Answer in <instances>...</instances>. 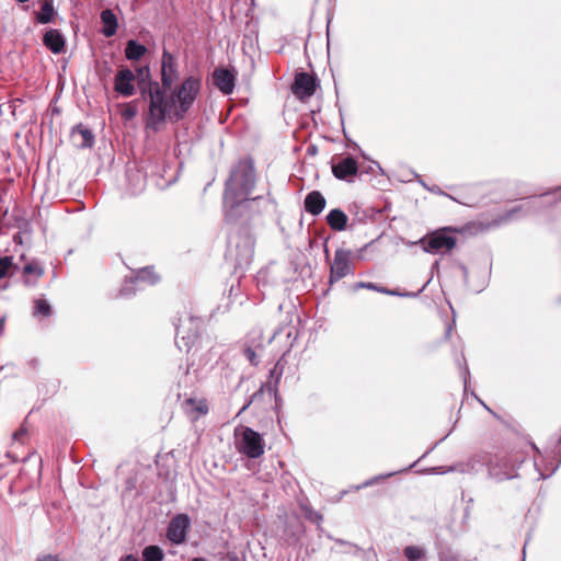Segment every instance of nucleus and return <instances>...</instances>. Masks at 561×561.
<instances>
[{"mask_svg": "<svg viewBox=\"0 0 561 561\" xmlns=\"http://www.w3.org/2000/svg\"><path fill=\"white\" fill-rule=\"evenodd\" d=\"M416 462L417 461L413 462L411 466H409L408 468L403 469V471H408L409 469L414 467ZM399 472H402V470H399ZM396 473H398V471L389 472V473H386V474H379V476H376V477L371 478L370 480H373V484H375V483H377V482H379L381 480H385L387 478H390V477L394 476Z\"/></svg>", "mask_w": 561, "mask_h": 561, "instance_id": "nucleus-33", "label": "nucleus"}, {"mask_svg": "<svg viewBox=\"0 0 561 561\" xmlns=\"http://www.w3.org/2000/svg\"><path fill=\"white\" fill-rule=\"evenodd\" d=\"M56 14L57 12L53 5V1L44 0L42 2L41 10L35 14V20L39 24H48L54 21Z\"/></svg>", "mask_w": 561, "mask_h": 561, "instance_id": "nucleus-23", "label": "nucleus"}, {"mask_svg": "<svg viewBox=\"0 0 561 561\" xmlns=\"http://www.w3.org/2000/svg\"><path fill=\"white\" fill-rule=\"evenodd\" d=\"M23 274L25 276L34 275L35 280L33 282L30 278H25L27 285H34L36 280L44 275V267L38 262L33 261L24 265Z\"/></svg>", "mask_w": 561, "mask_h": 561, "instance_id": "nucleus-25", "label": "nucleus"}, {"mask_svg": "<svg viewBox=\"0 0 561 561\" xmlns=\"http://www.w3.org/2000/svg\"><path fill=\"white\" fill-rule=\"evenodd\" d=\"M163 551L160 547L151 545L142 550V561H162Z\"/></svg>", "mask_w": 561, "mask_h": 561, "instance_id": "nucleus-27", "label": "nucleus"}, {"mask_svg": "<svg viewBox=\"0 0 561 561\" xmlns=\"http://www.w3.org/2000/svg\"><path fill=\"white\" fill-rule=\"evenodd\" d=\"M136 76L127 67L122 68L117 71L114 78V90L124 98H129L135 94Z\"/></svg>", "mask_w": 561, "mask_h": 561, "instance_id": "nucleus-12", "label": "nucleus"}, {"mask_svg": "<svg viewBox=\"0 0 561 561\" xmlns=\"http://www.w3.org/2000/svg\"><path fill=\"white\" fill-rule=\"evenodd\" d=\"M138 178H139L138 187L133 193H138L144 190L145 181L139 174H138Z\"/></svg>", "mask_w": 561, "mask_h": 561, "instance_id": "nucleus-40", "label": "nucleus"}, {"mask_svg": "<svg viewBox=\"0 0 561 561\" xmlns=\"http://www.w3.org/2000/svg\"><path fill=\"white\" fill-rule=\"evenodd\" d=\"M71 135L79 148H91L94 145L93 133L82 124L76 125Z\"/></svg>", "mask_w": 561, "mask_h": 561, "instance_id": "nucleus-20", "label": "nucleus"}, {"mask_svg": "<svg viewBox=\"0 0 561 561\" xmlns=\"http://www.w3.org/2000/svg\"><path fill=\"white\" fill-rule=\"evenodd\" d=\"M26 435V428L20 427L18 431L13 433V439L14 440H21Z\"/></svg>", "mask_w": 561, "mask_h": 561, "instance_id": "nucleus-38", "label": "nucleus"}, {"mask_svg": "<svg viewBox=\"0 0 561 561\" xmlns=\"http://www.w3.org/2000/svg\"><path fill=\"white\" fill-rule=\"evenodd\" d=\"M279 368V362L275 365V367L270 371V380H267L265 383L261 386V388L253 393L251 399L243 405L240 412L245 411L249 405L256 400L260 396H262L264 392H268L271 396H274L275 399H277V385L279 382L280 376H282V369Z\"/></svg>", "mask_w": 561, "mask_h": 561, "instance_id": "nucleus-14", "label": "nucleus"}, {"mask_svg": "<svg viewBox=\"0 0 561 561\" xmlns=\"http://www.w3.org/2000/svg\"><path fill=\"white\" fill-rule=\"evenodd\" d=\"M332 173L339 180H347L348 176H355L358 172V164L355 158L347 156L336 163H332Z\"/></svg>", "mask_w": 561, "mask_h": 561, "instance_id": "nucleus-16", "label": "nucleus"}, {"mask_svg": "<svg viewBox=\"0 0 561 561\" xmlns=\"http://www.w3.org/2000/svg\"><path fill=\"white\" fill-rule=\"evenodd\" d=\"M456 362H457V365H458V367L460 369V375H461L462 380H463L465 391H467V383H468V379L470 377V371H469L468 365L466 363V358H465L463 355H461V358L457 357Z\"/></svg>", "mask_w": 561, "mask_h": 561, "instance_id": "nucleus-29", "label": "nucleus"}, {"mask_svg": "<svg viewBox=\"0 0 561 561\" xmlns=\"http://www.w3.org/2000/svg\"><path fill=\"white\" fill-rule=\"evenodd\" d=\"M36 561H60V559L57 556L47 554L42 558H38Z\"/></svg>", "mask_w": 561, "mask_h": 561, "instance_id": "nucleus-39", "label": "nucleus"}, {"mask_svg": "<svg viewBox=\"0 0 561 561\" xmlns=\"http://www.w3.org/2000/svg\"><path fill=\"white\" fill-rule=\"evenodd\" d=\"M557 468H558V465L551 470V472L549 474H545V473L540 472L541 478L542 479L548 478L550 474H552L557 470Z\"/></svg>", "mask_w": 561, "mask_h": 561, "instance_id": "nucleus-45", "label": "nucleus"}, {"mask_svg": "<svg viewBox=\"0 0 561 561\" xmlns=\"http://www.w3.org/2000/svg\"><path fill=\"white\" fill-rule=\"evenodd\" d=\"M255 240L248 228L232 232L228 241L227 257L233 262L236 272L244 273L254 256Z\"/></svg>", "mask_w": 561, "mask_h": 561, "instance_id": "nucleus-3", "label": "nucleus"}, {"mask_svg": "<svg viewBox=\"0 0 561 561\" xmlns=\"http://www.w3.org/2000/svg\"><path fill=\"white\" fill-rule=\"evenodd\" d=\"M311 318H290L289 323L277 329L270 339V342L274 339L285 336L287 339V351H289L298 337L306 335V325L308 320Z\"/></svg>", "mask_w": 561, "mask_h": 561, "instance_id": "nucleus-7", "label": "nucleus"}, {"mask_svg": "<svg viewBox=\"0 0 561 561\" xmlns=\"http://www.w3.org/2000/svg\"><path fill=\"white\" fill-rule=\"evenodd\" d=\"M4 320H5V318H0V329H2V328H3Z\"/></svg>", "mask_w": 561, "mask_h": 561, "instance_id": "nucleus-50", "label": "nucleus"}, {"mask_svg": "<svg viewBox=\"0 0 561 561\" xmlns=\"http://www.w3.org/2000/svg\"><path fill=\"white\" fill-rule=\"evenodd\" d=\"M198 411H199L201 413H206V412H207V408L198 407Z\"/></svg>", "mask_w": 561, "mask_h": 561, "instance_id": "nucleus-49", "label": "nucleus"}, {"mask_svg": "<svg viewBox=\"0 0 561 561\" xmlns=\"http://www.w3.org/2000/svg\"><path fill=\"white\" fill-rule=\"evenodd\" d=\"M336 543L341 545V546H346V547H350V548H353L354 546L348 542V541H345L343 539H334Z\"/></svg>", "mask_w": 561, "mask_h": 561, "instance_id": "nucleus-43", "label": "nucleus"}, {"mask_svg": "<svg viewBox=\"0 0 561 561\" xmlns=\"http://www.w3.org/2000/svg\"><path fill=\"white\" fill-rule=\"evenodd\" d=\"M373 485V480L368 479L366 480L365 482H363L362 484L357 485L356 486V490H360V489H364V488H368Z\"/></svg>", "mask_w": 561, "mask_h": 561, "instance_id": "nucleus-41", "label": "nucleus"}, {"mask_svg": "<svg viewBox=\"0 0 561 561\" xmlns=\"http://www.w3.org/2000/svg\"><path fill=\"white\" fill-rule=\"evenodd\" d=\"M236 435H238L236 446L238 451L242 455L248 458L256 459L264 454V439L256 431L244 426L240 430L239 434L238 431H236Z\"/></svg>", "mask_w": 561, "mask_h": 561, "instance_id": "nucleus-5", "label": "nucleus"}, {"mask_svg": "<svg viewBox=\"0 0 561 561\" xmlns=\"http://www.w3.org/2000/svg\"><path fill=\"white\" fill-rule=\"evenodd\" d=\"M460 270L463 273V275L467 276V274H468L467 267L465 265H460Z\"/></svg>", "mask_w": 561, "mask_h": 561, "instance_id": "nucleus-47", "label": "nucleus"}, {"mask_svg": "<svg viewBox=\"0 0 561 561\" xmlns=\"http://www.w3.org/2000/svg\"><path fill=\"white\" fill-rule=\"evenodd\" d=\"M403 554L408 561H422L426 557V551L424 548L419 546H407L403 549Z\"/></svg>", "mask_w": 561, "mask_h": 561, "instance_id": "nucleus-26", "label": "nucleus"}, {"mask_svg": "<svg viewBox=\"0 0 561 561\" xmlns=\"http://www.w3.org/2000/svg\"><path fill=\"white\" fill-rule=\"evenodd\" d=\"M255 181V169L251 159L241 160L231 169L224 193L228 220H236L253 203L261 199V196L249 198Z\"/></svg>", "mask_w": 561, "mask_h": 561, "instance_id": "nucleus-2", "label": "nucleus"}, {"mask_svg": "<svg viewBox=\"0 0 561 561\" xmlns=\"http://www.w3.org/2000/svg\"><path fill=\"white\" fill-rule=\"evenodd\" d=\"M191 561H207V560L203 557H196V558H193Z\"/></svg>", "mask_w": 561, "mask_h": 561, "instance_id": "nucleus-48", "label": "nucleus"}, {"mask_svg": "<svg viewBox=\"0 0 561 561\" xmlns=\"http://www.w3.org/2000/svg\"><path fill=\"white\" fill-rule=\"evenodd\" d=\"M43 44L53 54H60L65 48L66 41L58 30L50 28L44 34Z\"/></svg>", "mask_w": 561, "mask_h": 561, "instance_id": "nucleus-19", "label": "nucleus"}, {"mask_svg": "<svg viewBox=\"0 0 561 561\" xmlns=\"http://www.w3.org/2000/svg\"><path fill=\"white\" fill-rule=\"evenodd\" d=\"M351 251L345 249H337L334 253V259L330 267V283L333 284L350 273H353L351 265Z\"/></svg>", "mask_w": 561, "mask_h": 561, "instance_id": "nucleus-9", "label": "nucleus"}, {"mask_svg": "<svg viewBox=\"0 0 561 561\" xmlns=\"http://www.w3.org/2000/svg\"><path fill=\"white\" fill-rule=\"evenodd\" d=\"M347 216L340 208H334L327 215V222L331 229L335 231H343L347 226Z\"/></svg>", "mask_w": 561, "mask_h": 561, "instance_id": "nucleus-22", "label": "nucleus"}, {"mask_svg": "<svg viewBox=\"0 0 561 561\" xmlns=\"http://www.w3.org/2000/svg\"><path fill=\"white\" fill-rule=\"evenodd\" d=\"M176 58L165 48L162 51L160 82H151L149 88L148 111L145 114L146 128L158 131L167 121H182L196 101L202 81L198 77L188 76L173 88L179 79Z\"/></svg>", "mask_w": 561, "mask_h": 561, "instance_id": "nucleus-1", "label": "nucleus"}, {"mask_svg": "<svg viewBox=\"0 0 561 561\" xmlns=\"http://www.w3.org/2000/svg\"><path fill=\"white\" fill-rule=\"evenodd\" d=\"M199 318H178L175 344L180 351L188 352L199 336Z\"/></svg>", "mask_w": 561, "mask_h": 561, "instance_id": "nucleus-6", "label": "nucleus"}, {"mask_svg": "<svg viewBox=\"0 0 561 561\" xmlns=\"http://www.w3.org/2000/svg\"><path fill=\"white\" fill-rule=\"evenodd\" d=\"M354 288L355 289H358V288H367V289H373V290H376V291H379L380 293V289L381 287L374 284V283H364V282H359V283H356L354 285Z\"/></svg>", "mask_w": 561, "mask_h": 561, "instance_id": "nucleus-35", "label": "nucleus"}, {"mask_svg": "<svg viewBox=\"0 0 561 561\" xmlns=\"http://www.w3.org/2000/svg\"><path fill=\"white\" fill-rule=\"evenodd\" d=\"M440 561H455V560L451 558H444V559H440Z\"/></svg>", "mask_w": 561, "mask_h": 561, "instance_id": "nucleus-52", "label": "nucleus"}, {"mask_svg": "<svg viewBox=\"0 0 561 561\" xmlns=\"http://www.w3.org/2000/svg\"><path fill=\"white\" fill-rule=\"evenodd\" d=\"M51 307L45 298H38L34 301L33 316H49Z\"/></svg>", "mask_w": 561, "mask_h": 561, "instance_id": "nucleus-28", "label": "nucleus"}, {"mask_svg": "<svg viewBox=\"0 0 561 561\" xmlns=\"http://www.w3.org/2000/svg\"><path fill=\"white\" fill-rule=\"evenodd\" d=\"M100 18L103 23L102 34L105 37L114 36L118 27V22L115 13L111 9H105L101 12Z\"/></svg>", "mask_w": 561, "mask_h": 561, "instance_id": "nucleus-21", "label": "nucleus"}, {"mask_svg": "<svg viewBox=\"0 0 561 561\" xmlns=\"http://www.w3.org/2000/svg\"><path fill=\"white\" fill-rule=\"evenodd\" d=\"M318 87L319 80L316 76L301 71L296 73L291 91L299 100H306L316 93Z\"/></svg>", "mask_w": 561, "mask_h": 561, "instance_id": "nucleus-11", "label": "nucleus"}, {"mask_svg": "<svg viewBox=\"0 0 561 561\" xmlns=\"http://www.w3.org/2000/svg\"><path fill=\"white\" fill-rule=\"evenodd\" d=\"M213 81L215 87L224 94H231L234 89L236 73L227 68H216L213 72Z\"/></svg>", "mask_w": 561, "mask_h": 561, "instance_id": "nucleus-15", "label": "nucleus"}, {"mask_svg": "<svg viewBox=\"0 0 561 561\" xmlns=\"http://www.w3.org/2000/svg\"><path fill=\"white\" fill-rule=\"evenodd\" d=\"M159 277L154 273L153 267H144L139 270L135 276L130 277L128 280H126L124 287L121 289L122 295H130L134 293V288L131 285H138V284H148V285H154L158 283Z\"/></svg>", "mask_w": 561, "mask_h": 561, "instance_id": "nucleus-13", "label": "nucleus"}, {"mask_svg": "<svg viewBox=\"0 0 561 561\" xmlns=\"http://www.w3.org/2000/svg\"><path fill=\"white\" fill-rule=\"evenodd\" d=\"M432 473L442 474L445 472H453L456 471V467H449L448 469L444 470L442 467H434L430 470Z\"/></svg>", "mask_w": 561, "mask_h": 561, "instance_id": "nucleus-37", "label": "nucleus"}, {"mask_svg": "<svg viewBox=\"0 0 561 561\" xmlns=\"http://www.w3.org/2000/svg\"><path fill=\"white\" fill-rule=\"evenodd\" d=\"M417 178V182L425 188L427 190L428 188V185L426 184V182H424L421 176L416 175Z\"/></svg>", "mask_w": 561, "mask_h": 561, "instance_id": "nucleus-44", "label": "nucleus"}, {"mask_svg": "<svg viewBox=\"0 0 561 561\" xmlns=\"http://www.w3.org/2000/svg\"><path fill=\"white\" fill-rule=\"evenodd\" d=\"M481 402V404L484 407V409H486L488 411H491L490 408L484 403L482 402L481 400H479Z\"/></svg>", "mask_w": 561, "mask_h": 561, "instance_id": "nucleus-51", "label": "nucleus"}, {"mask_svg": "<svg viewBox=\"0 0 561 561\" xmlns=\"http://www.w3.org/2000/svg\"><path fill=\"white\" fill-rule=\"evenodd\" d=\"M12 267H14L12 256H0V278L5 277Z\"/></svg>", "mask_w": 561, "mask_h": 561, "instance_id": "nucleus-30", "label": "nucleus"}, {"mask_svg": "<svg viewBox=\"0 0 561 561\" xmlns=\"http://www.w3.org/2000/svg\"><path fill=\"white\" fill-rule=\"evenodd\" d=\"M421 290L417 293H399L397 290H390L385 287H381L380 293L392 295V296H401V297H416Z\"/></svg>", "mask_w": 561, "mask_h": 561, "instance_id": "nucleus-34", "label": "nucleus"}, {"mask_svg": "<svg viewBox=\"0 0 561 561\" xmlns=\"http://www.w3.org/2000/svg\"><path fill=\"white\" fill-rule=\"evenodd\" d=\"M457 243L456 237L451 233V229L448 227L437 229L430 233H426L420 240L412 244H420L426 253L431 254H443L451 251Z\"/></svg>", "mask_w": 561, "mask_h": 561, "instance_id": "nucleus-4", "label": "nucleus"}, {"mask_svg": "<svg viewBox=\"0 0 561 561\" xmlns=\"http://www.w3.org/2000/svg\"><path fill=\"white\" fill-rule=\"evenodd\" d=\"M327 205L325 197L319 191H311L304 201V207L312 216L320 215Z\"/></svg>", "mask_w": 561, "mask_h": 561, "instance_id": "nucleus-17", "label": "nucleus"}, {"mask_svg": "<svg viewBox=\"0 0 561 561\" xmlns=\"http://www.w3.org/2000/svg\"><path fill=\"white\" fill-rule=\"evenodd\" d=\"M546 205L537 198H528L524 203L514 206L501 216L500 221L507 224L514 219L539 214Z\"/></svg>", "mask_w": 561, "mask_h": 561, "instance_id": "nucleus-8", "label": "nucleus"}, {"mask_svg": "<svg viewBox=\"0 0 561 561\" xmlns=\"http://www.w3.org/2000/svg\"><path fill=\"white\" fill-rule=\"evenodd\" d=\"M123 561H138V559H136L133 556H127V557H125V559Z\"/></svg>", "mask_w": 561, "mask_h": 561, "instance_id": "nucleus-46", "label": "nucleus"}, {"mask_svg": "<svg viewBox=\"0 0 561 561\" xmlns=\"http://www.w3.org/2000/svg\"><path fill=\"white\" fill-rule=\"evenodd\" d=\"M455 320H456V318H450V321L446 322V324H445V327H446L445 328V337H449V335H450V333H451V331H453V329L455 327V322H456Z\"/></svg>", "mask_w": 561, "mask_h": 561, "instance_id": "nucleus-36", "label": "nucleus"}, {"mask_svg": "<svg viewBox=\"0 0 561 561\" xmlns=\"http://www.w3.org/2000/svg\"><path fill=\"white\" fill-rule=\"evenodd\" d=\"M191 527V519L186 514L173 516L167 528V538L173 545H181L186 540L187 530Z\"/></svg>", "mask_w": 561, "mask_h": 561, "instance_id": "nucleus-10", "label": "nucleus"}, {"mask_svg": "<svg viewBox=\"0 0 561 561\" xmlns=\"http://www.w3.org/2000/svg\"><path fill=\"white\" fill-rule=\"evenodd\" d=\"M137 75V85L140 92V96L144 101L149 102V88L151 89L150 83L156 82V80L152 79L150 68L149 66H142L136 69Z\"/></svg>", "mask_w": 561, "mask_h": 561, "instance_id": "nucleus-18", "label": "nucleus"}, {"mask_svg": "<svg viewBox=\"0 0 561 561\" xmlns=\"http://www.w3.org/2000/svg\"><path fill=\"white\" fill-rule=\"evenodd\" d=\"M427 191L435 193V194H443V191L437 185L428 186Z\"/></svg>", "mask_w": 561, "mask_h": 561, "instance_id": "nucleus-42", "label": "nucleus"}, {"mask_svg": "<svg viewBox=\"0 0 561 561\" xmlns=\"http://www.w3.org/2000/svg\"><path fill=\"white\" fill-rule=\"evenodd\" d=\"M137 114H138V108H137L136 103H134V102L127 103L125 108L122 112V116L126 121L133 119Z\"/></svg>", "mask_w": 561, "mask_h": 561, "instance_id": "nucleus-31", "label": "nucleus"}, {"mask_svg": "<svg viewBox=\"0 0 561 561\" xmlns=\"http://www.w3.org/2000/svg\"><path fill=\"white\" fill-rule=\"evenodd\" d=\"M560 445H561V437L558 440V446H560Z\"/></svg>", "mask_w": 561, "mask_h": 561, "instance_id": "nucleus-53", "label": "nucleus"}, {"mask_svg": "<svg viewBox=\"0 0 561 561\" xmlns=\"http://www.w3.org/2000/svg\"><path fill=\"white\" fill-rule=\"evenodd\" d=\"M245 358L251 363V365L256 366L260 363V359L252 347H247L243 351Z\"/></svg>", "mask_w": 561, "mask_h": 561, "instance_id": "nucleus-32", "label": "nucleus"}, {"mask_svg": "<svg viewBox=\"0 0 561 561\" xmlns=\"http://www.w3.org/2000/svg\"><path fill=\"white\" fill-rule=\"evenodd\" d=\"M146 53H147L146 46L140 44L136 39H129L126 43L125 56L128 60L137 61V60L141 59Z\"/></svg>", "mask_w": 561, "mask_h": 561, "instance_id": "nucleus-24", "label": "nucleus"}]
</instances>
